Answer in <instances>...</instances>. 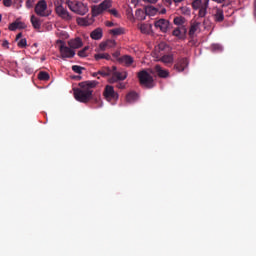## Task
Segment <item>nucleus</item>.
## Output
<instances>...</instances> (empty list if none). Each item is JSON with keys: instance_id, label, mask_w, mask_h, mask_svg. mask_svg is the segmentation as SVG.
<instances>
[{"instance_id": "1", "label": "nucleus", "mask_w": 256, "mask_h": 256, "mask_svg": "<svg viewBox=\"0 0 256 256\" xmlns=\"http://www.w3.org/2000/svg\"><path fill=\"white\" fill-rule=\"evenodd\" d=\"M97 85H99V82L94 80L79 82V88H73L75 100L81 103H88L93 99V89H95Z\"/></svg>"}, {"instance_id": "2", "label": "nucleus", "mask_w": 256, "mask_h": 256, "mask_svg": "<svg viewBox=\"0 0 256 256\" xmlns=\"http://www.w3.org/2000/svg\"><path fill=\"white\" fill-rule=\"evenodd\" d=\"M67 7H69V10L79 16H85L86 13L89 12V8L87 4H84L80 1H66Z\"/></svg>"}, {"instance_id": "3", "label": "nucleus", "mask_w": 256, "mask_h": 256, "mask_svg": "<svg viewBox=\"0 0 256 256\" xmlns=\"http://www.w3.org/2000/svg\"><path fill=\"white\" fill-rule=\"evenodd\" d=\"M193 10H198V18H204L207 15L209 0H193Z\"/></svg>"}, {"instance_id": "4", "label": "nucleus", "mask_w": 256, "mask_h": 256, "mask_svg": "<svg viewBox=\"0 0 256 256\" xmlns=\"http://www.w3.org/2000/svg\"><path fill=\"white\" fill-rule=\"evenodd\" d=\"M111 7H112V1L104 0V2H101L100 5H93L91 7V15L93 17H99L105 11H109V9H111Z\"/></svg>"}, {"instance_id": "5", "label": "nucleus", "mask_w": 256, "mask_h": 256, "mask_svg": "<svg viewBox=\"0 0 256 256\" xmlns=\"http://www.w3.org/2000/svg\"><path fill=\"white\" fill-rule=\"evenodd\" d=\"M104 98L106 101L115 104L119 100V93L115 91V88L112 85H106L104 89Z\"/></svg>"}, {"instance_id": "6", "label": "nucleus", "mask_w": 256, "mask_h": 256, "mask_svg": "<svg viewBox=\"0 0 256 256\" xmlns=\"http://www.w3.org/2000/svg\"><path fill=\"white\" fill-rule=\"evenodd\" d=\"M128 78V72L126 70L119 71L117 67H114V71L110 74V78L108 79L110 84H115L121 81H124Z\"/></svg>"}, {"instance_id": "7", "label": "nucleus", "mask_w": 256, "mask_h": 256, "mask_svg": "<svg viewBox=\"0 0 256 256\" xmlns=\"http://www.w3.org/2000/svg\"><path fill=\"white\" fill-rule=\"evenodd\" d=\"M138 80H140V85L151 89L153 87V77L146 70L140 71L138 73Z\"/></svg>"}, {"instance_id": "8", "label": "nucleus", "mask_w": 256, "mask_h": 256, "mask_svg": "<svg viewBox=\"0 0 256 256\" xmlns=\"http://www.w3.org/2000/svg\"><path fill=\"white\" fill-rule=\"evenodd\" d=\"M48 9V5L46 4L45 0H41L35 5V14L39 17H49L50 13L46 11Z\"/></svg>"}, {"instance_id": "9", "label": "nucleus", "mask_w": 256, "mask_h": 256, "mask_svg": "<svg viewBox=\"0 0 256 256\" xmlns=\"http://www.w3.org/2000/svg\"><path fill=\"white\" fill-rule=\"evenodd\" d=\"M169 25V20L163 18L154 21V28L160 30L162 33H167V31L169 30Z\"/></svg>"}, {"instance_id": "10", "label": "nucleus", "mask_w": 256, "mask_h": 256, "mask_svg": "<svg viewBox=\"0 0 256 256\" xmlns=\"http://www.w3.org/2000/svg\"><path fill=\"white\" fill-rule=\"evenodd\" d=\"M59 52H61V58H74L76 52L69 48L68 46L61 45L59 46Z\"/></svg>"}, {"instance_id": "11", "label": "nucleus", "mask_w": 256, "mask_h": 256, "mask_svg": "<svg viewBox=\"0 0 256 256\" xmlns=\"http://www.w3.org/2000/svg\"><path fill=\"white\" fill-rule=\"evenodd\" d=\"M55 12L62 19H65L67 21L72 19V16H70L68 10H66V8H64V6L62 5H58L57 7H55Z\"/></svg>"}, {"instance_id": "12", "label": "nucleus", "mask_w": 256, "mask_h": 256, "mask_svg": "<svg viewBox=\"0 0 256 256\" xmlns=\"http://www.w3.org/2000/svg\"><path fill=\"white\" fill-rule=\"evenodd\" d=\"M188 64L189 62L187 58H180L177 60L176 64H174V69H176L178 73H181L187 69Z\"/></svg>"}, {"instance_id": "13", "label": "nucleus", "mask_w": 256, "mask_h": 256, "mask_svg": "<svg viewBox=\"0 0 256 256\" xmlns=\"http://www.w3.org/2000/svg\"><path fill=\"white\" fill-rule=\"evenodd\" d=\"M186 34H187V28L185 26H178L177 28H174L172 32V35L174 37H177V39L179 40H183Z\"/></svg>"}, {"instance_id": "14", "label": "nucleus", "mask_w": 256, "mask_h": 256, "mask_svg": "<svg viewBox=\"0 0 256 256\" xmlns=\"http://www.w3.org/2000/svg\"><path fill=\"white\" fill-rule=\"evenodd\" d=\"M118 63L126 67H132L133 63H135V59L132 56L124 55L118 58Z\"/></svg>"}, {"instance_id": "15", "label": "nucleus", "mask_w": 256, "mask_h": 256, "mask_svg": "<svg viewBox=\"0 0 256 256\" xmlns=\"http://www.w3.org/2000/svg\"><path fill=\"white\" fill-rule=\"evenodd\" d=\"M200 26L201 23L198 21L190 22V28L188 32L190 38L195 37L196 32H200Z\"/></svg>"}, {"instance_id": "16", "label": "nucleus", "mask_w": 256, "mask_h": 256, "mask_svg": "<svg viewBox=\"0 0 256 256\" xmlns=\"http://www.w3.org/2000/svg\"><path fill=\"white\" fill-rule=\"evenodd\" d=\"M116 66L113 67H102L100 70H98L97 74H100L103 78H108L111 76L113 71H115Z\"/></svg>"}, {"instance_id": "17", "label": "nucleus", "mask_w": 256, "mask_h": 256, "mask_svg": "<svg viewBox=\"0 0 256 256\" xmlns=\"http://www.w3.org/2000/svg\"><path fill=\"white\" fill-rule=\"evenodd\" d=\"M154 72L160 77L161 79H167L169 77L168 70H164L159 64L154 66Z\"/></svg>"}, {"instance_id": "18", "label": "nucleus", "mask_w": 256, "mask_h": 256, "mask_svg": "<svg viewBox=\"0 0 256 256\" xmlns=\"http://www.w3.org/2000/svg\"><path fill=\"white\" fill-rule=\"evenodd\" d=\"M213 20L216 23H221L224 21V12L222 9L217 8L216 11L213 14Z\"/></svg>"}, {"instance_id": "19", "label": "nucleus", "mask_w": 256, "mask_h": 256, "mask_svg": "<svg viewBox=\"0 0 256 256\" xmlns=\"http://www.w3.org/2000/svg\"><path fill=\"white\" fill-rule=\"evenodd\" d=\"M25 28H26V24L24 22L19 21V20L11 23L8 26V30H10V31H16L17 29H25Z\"/></svg>"}, {"instance_id": "20", "label": "nucleus", "mask_w": 256, "mask_h": 256, "mask_svg": "<svg viewBox=\"0 0 256 256\" xmlns=\"http://www.w3.org/2000/svg\"><path fill=\"white\" fill-rule=\"evenodd\" d=\"M70 49H80L82 47L81 38L71 39L69 42Z\"/></svg>"}, {"instance_id": "21", "label": "nucleus", "mask_w": 256, "mask_h": 256, "mask_svg": "<svg viewBox=\"0 0 256 256\" xmlns=\"http://www.w3.org/2000/svg\"><path fill=\"white\" fill-rule=\"evenodd\" d=\"M90 37L93 40H101L103 38V29L96 28V30L90 33Z\"/></svg>"}, {"instance_id": "22", "label": "nucleus", "mask_w": 256, "mask_h": 256, "mask_svg": "<svg viewBox=\"0 0 256 256\" xmlns=\"http://www.w3.org/2000/svg\"><path fill=\"white\" fill-rule=\"evenodd\" d=\"M139 99V94H137L135 91L129 92L128 95H126V102L129 104L135 103Z\"/></svg>"}, {"instance_id": "23", "label": "nucleus", "mask_w": 256, "mask_h": 256, "mask_svg": "<svg viewBox=\"0 0 256 256\" xmlns=\"http://www.w3.org/2000/svg\"><path fill=\"white\" fill-rule=\"evenodd\" d=\"M160 61L164 63L166 66H170L173 64V55L172 54L164 55L160 58Z\"/></svg>"}, {"instance_id": "24", "label": "nucleus", "mask_w": 256, "mask_h": 256, "mask_svg": "<svg viewBox=\"0 0 256 256\" xmlns=\"http://www.w3.org/2000/svg\"><path fill=\"white\" fill-rule=\"evenodd\" d=\"M186 22H187V20L182 16L174 17V19H173V24L177 25L178 27H185L184 24Z\"/></svg>"}, {"instance_id": "25", "label": "nucleus", "mask_w": 256, "mask_h": 256, "mask_svg": "<svg viewBox=\"0 0 256 256\" xmlns=\"http://www.w3.org/2000/svg\"><path fill=\"white\" fill-rule=\"evenodd\" d=\"M31 25H33L35 30H39L41 28V20L37 18L36 16H31L30 18Z\"/></svg>"}, {"instance_id": "26", "label": "nucleus", "mask_w": 256, "mask_h": 256, "mask_svg": "<svg viewBox=\"0 0 256 256\" xmlns=\"http://www.w3.org/2000/svg\"><path fill=\"white\" fill-rule=\"evenodd\" d=\"M94 59H96V61H100V60H106V61H110L111 60V55L108 53H98L96 55H94Z\"/></svg>"}, {"instance_id": "27", "label": "nucleus", "mask_w": 256, "mask_h": 256, "mask_svg": "<svg viewBox=\"0 0 256 256\" xmlns=\"http://www.w3.org/2000/svg\"><path fill=\"white\" fill-rule=\"evenodd\" d=\"M157 12H159V10L153 6H148L145 8V13L148 16H155Z\"/></svg>"}, {"instance_id": "28", "label": "nucleus", "mask_w": 256, "mask_h": 256, "mask_svg": "<svg viewBox=\"0 0 256 256\" xmlns=\"http://www.w3.org/2000/svg\"><path fill=\"white\" fill-rule=\"evenodd\" d=\"M212 25L213 23L209 17H205V19L202 21V26H204V29L206 30L212 28Z\"/></svg>"}, {"instance_id": "29", "label": "nucleus", "mask_w": 256, "mask_h": 256, "mask_svg": "<svg viewBox=\"0 0 256 256\" xmlns=\"http://www.w3.org/2000/svg\"><path fill=\"white\" fill-rule=\"evenodd\" d=\"M124 33H125L124 28H114L110 30V34H112L113 36H120V35H123Z\"/></svg>"}, {"instance_id": "30", "label": "nucleus", "mask_w": 256, "mask_h": 256, "mask_svg": "<svg viewBox=\"0 0 256 256\" xmlns=\"http://www.w3.org/2000/svg\"><path fill=\"white\" fill-rule=\"evenodd\" d=\"M38 79L40 81H48L50 79V75L47 72L41 71L38 73Z\"/></svg>"}, {"instance_id": "31", "label": "nucleus", "mask_w": 256, "mask_h": 256, "mask_svg": "<svg viewBox=\"0 0 256 256\" xmlns=\"http://www.w3.org/2000/svg\"><path fill=\"white\" fill-rule=\"evenodd\" d=\"M77 23L78 25H81V26H89L90 25V21L88 20V18H77Z\"/></svg>"}, {"instance_id": "32", "label": "nucleus", "mask_w": 256, "mask_h": 256, "mask_svg": "<svg viewBox=\"0 0 256 256\" xmlns=\"http://www.w3.org/2000/svg\"><path fill=\"white\" fill-rule=\"evenodd\" d=\"M90 49L89 46H85V48H83L82 50H79L78 52V56L80 58H86L88 56V50Z\"/></svg>"}, {"instance_id": "33", "label": "nucleus", "mask_w": 256, "mask_h": 256, "mask_svg": "<svg viewBox=\"0 0 256 256\" xmlns=\"http://www.w3.org/2000/svg\"><path fill=\"white\" fill-rule=\"evenodd\" d=\"M17 41H18L17 46L21 49H25L26 46H28V42H27L26 38H22L21 40H17Z\"/></svg>"}, {"instance_id": "34", "label": "nucleus", "mask_w": 256, "mask_h": 256, "mask_svg": "<svg viewBox=\"0 0 256 256\" xmlns=\"http://www.w3.org/2000/svg\"><path fill=\"white\" fill-rule=\"evenodd\" d=\"M71 69L73 70L74 73H77L79 75L82 74V70H85L84 67L78 66V65H73V67H71Z\"/></svg>"}, {"instance_id": "35", "label": "nucleus", "mask_w": 256, "mask_h": 256, "mask_svg": "<svg viewBox=\"0 0 256 256\" xmlns=\"http://www.w3.org/2000/svg\"><path fill=\"white\" fill-rule=\"evenodd\" d=\"M145 11L141 10V9H137L136 11V17L140 20H144L145 19Z\"/></svg>"}, {"instance_id": "36", "label": "nucleus", "mask_w": 256, "mask_h": 256, "mask_svg": "<svg viewBox=\"0 0 256 256\" xmlns=\"http://www.w3.org/2000/svg\"><path fill=\"white\" fill-rule=\"evenodd\" d=\"M149 26L147 24H141L140 31L142 34H148L149 33Z\"/></svg>"}, {"instance_id": "37", "label": "nucleus", "mask_w": 256, "mask_h": 256, "mask_svg": "<svg viewBox=\"0 0 256 256\" xmlns=\"http://www.w3.org/2000/svg\"><path fill=\"white\" fill-rule=\"evenodd\" d=\"M106 46H108L109 49L113 48L116 46V41L115 40H108L104 43Z\"/></svg>"}, {"instance_id": "38", "label": "nucleus", "mask_w": 256, "mask_h": 256, "mask_svg": "<svg viewBox=\"0 0 256 256\" xmlns=\"http://www.w3.org/2000/svg\"><path fill=\"white\" fill-rule=\"evenodd\" d=\"M108 12H109L110 14H112V15H113L114 17H116V18H120L119 11H117L115 8L109 9Z\"/></svg>"}, {"instance_id": "39", "label": "nucleus", "mask_w": 256, "mask_h": 256, "mask_svg": "<svg viewBox=\"0 0 256 256\" xmlns=\"http://www.w3.org/2000/svg\"><path fill=\"white\" fill-rule=\"evenodd\" d=\"M127 87V84H125L124 82H117L116 88L120 89V90H124Z\"/></svg>"}, {"instance_id": "40", "label": "nucleus", "mask_w": 256, "mask_h": 256, "mask_svg": "<svg viewBox=\"0 0 256 256\" xmlns=\"http://www.w3.org/2000/svg\"><path fill=\"white\" fill-rule=\"evenodd\" d=\"M36 2V0H27L26 1V7L27 9H30L34 6V3Z\"/></svg>"}, {"instance_id": "41", "label": "nucleus", "mask_w": 256, "mask_h": 256, "mask_svg": "<svg viewBox=\"0 0 256 256\" xmlns=\"http://www.w3.org/2000/svg\"><path fill=\"white\" fill-rule=\"evenodd\" d=\"M213 51L221 52L223 48L219 44H213L212 45Z\"/></svg>"}, {"instance_id": "42", "label": "nucleus", "mask_w": 256, "mask_h": 256, "mask_svg": "<svg viewBox=\"0 0 256 256\" xmlns=\"http://www.w3.org/2000/svg\"><path fill=\"white\" fill-rule=\"evenodd\" d=\"M162 2L164 3V5L166 7H171L172 3L175 2L173 0H162Z\"/></svg>"}, {"instance_id": "43", "label": "nucleus", "mask_w": 256, "mask_h": 256, "mask_svg": "<svg viewBox=\"0 0 256 256\" xmlns=\"http://www.w3.org/2000/svg\"><path fill=\"white\" fill-rule=\"evenodd\" d=\"M3 5H4V7H10L12 5V1L11 0H3Z\"/></svg>"}, {"instance_id": "44", "label": "nucleus", "mask_w": 256, "mask_h": 256, "mask_svg": "<svg viewBox=\"0 0 256 256\" xmlns=\"http://www.w3.org/2000/svg\"><path fill=\"white\" fill-rule=\"evenodd\" d=\"M105 25H106V27H108V28H112V27L115 26V23H113V22H111V21H106Z\"/></svg>"}, {"instance_id": "45", "label": "nucleus", "mask_w": 256, "mask_h": 256, "mask_svg": "<svg viewBox=\"0 0 256 256\" xmlns=\"http://www.w3.org/2000/svg\"><path fill=\"white\" fill-rule=\"evenodd\" d=\"M253 17H255L256 21V0L253 2Z\"/></svg>"}, {"instance_id": "46", "label": "nucleus", "mask_w": 256, "mask_h": 256, "mask_svg": "<svg viewBox=\"0 0 256 256\" xmlns=\"http://www.w3.org/2000/svg\"><path fill=\"white\" fill-rule=\"evenodd\" d=\"M2 46H3L4 48H9V41L3 40Z\"/></svg>"}, {"instance_id": "47", "label": "nucleus", "mask_w": 256, "mask_h": 256, "mask_svg": "<svg viewBox=\"0 0 256 256\" xmlns=\"http://www.w3.org/2000/svg\"><path fill=\"white\" fill-rule=\"evenodd\" d=\"M107 48H108V46H107L105 43H101V44H100V49H101L102 51H105Z\"/></svg>"}, {"instance_id": "48", "label": "nucleus", "mask_w": 256, "mask_h": 256, "mask_svg": "<svg viewBox=\"0 0 256 256\" xmlns=\"http://www.w3.org/2000/svg\"><path fill=\"white\" fill-rule=\"evenodd\" d=\"M144 2L146 3H149V4H156L157 3V0H143Z\"/></svg>"}, {"instance_id": "49", "label": "nucleus", "mask_w": 256, "mask_h": 256, "mask_svg": "<svg viewBox=\"0 0 256 256\" xmlns=\"http://www.w3.org/2000/svg\"><path fill=\"white\" fill-rule=\"evenodd\" d=\"M158 13H160L161 15H164L165 13H167V10L165 8H162Z\"/></svg>"}, {"instance_id": "50", "label": "nucleus", "mask_w": 256, "mask_h": 256, "mask_svg": "<svg viewBox=\"0 0 256 256\" xmlns=\"http://www.w3.org/2000/svg\"><path fill=\"white\" fill-rule=\"evenodd\" d=\"M22 38V33H18L17 37L15 38V41H18Z\"/></svg>"}, {"instance_id": "51", "label": "nucleus", "mask_w": 256, "mask_h": 256, "mask_svg": "<svg viewBox=\"0 0 256 256\" xmlns=\"http://www.w3.org/2000/svg\"><path fill=\"white\" fill-rule=\"evenodd\" d=\"M100 74L99 73H93V74H91V76H93L94 78H96L97 76H99Z\"/></svg>"}, {"instance_id": "52", "label": "nucleus", "mask_w": 256, "mask_h": 256, "mask_svg": "<svg viewBox=\"0 0 256 256\" xmlns=\"http://www.w3.org/2000/svg\"><path fill=\"white\" fill-rule=\"evenodd\" d=\"M174 1V3H181V2H183L184 0H173Z\"/></svg>"}, {"instance_id": "53", "label": "nucleus", "mask_w": 256, "mask_h": 256, "mask_svg": "<svg viewBox=\"0 0 256 256\" xmlns=\"http://www.w3.org/2000/svg\"><path fill=\"white\" fill-rule=\"evenodd\" d=\"M94 4H98L101 0H91Z\"/></svg>"}, {"instance_id": "54", "label": "nucleus", "mask_w": 256, "mask_h": 256, "mask_svg": "<svg viewBox=\"0 0 256 256\" xmlns=\"http://www.w3.org/2000/svg\"><path fill=\"white\" fill-rule=\"evenodd\" d=\"M213 1H216L217 3H223L224 0H213Z\"/></svg>"}, {"instance_id": "55", "label": "nucleus", "mask_w": 256, "mask_h": 256, "mask_svg": "<svg viewBox=\"0 0 256 256\" xmlns=\"http://www.w3.org/2000/svg\"><path fill=\"white\" fill-rule=\"evenodd\" d=\"M94 102L99 103L100 100L96 98V99H94Z\"/></svg>"}, {"instance_id": "56", "label": "nucleus", "mask_w": 256, "mask_h": 256, "mask_svg": "<svg viewBox=\"0 0 256 256\" xmlns=\"http://www.w3.org/2000/svg\"><path fill=\"white\" fill-rule=\"evenodd\" d=\"M2 21V15L0 14V22Z\"/></svg>"}, {"instance_id": "57", "label": "nucleus", "mask_w": 256, "mask_h": 256, "mask_svg": "<svg viewBox=\"0 0 256 256\" xmlns=\"http://www.w3.org/2000/svg\"><path fill=\"white\" fill-rule=\"evenodd\" d=\"M59 43H62V44H64V42H63V41H61V40H59Z\"/></svg>"}, {"instance_id": "58", "label": "nucleus", "mask_w": 256, "mask_h": 256, "mask_svg": "<svg viewBox=\"0 0 256 256\" xmlns=\"http://www.w3.org/2000/svg\"><path fill=\"white\" fill-rule=\"evenodd\" d=\"M162 46H163V44H160V49H161Z\"/></svg>"}, {"instance_id": "59", "label": "nucleus", "mask_w": 256, "mask_h": 256, "mask_svg": "<svg viewBox=\"0 0 256 256\" xmlns=\"http://www.w3.org/2000/svg\"><path fill=\"white\" fill-rule=\"evenodd\" d=\"M78 79H81V76H78Z\"/></svg>"}, {"instance_id": "60", "label": "nucleus", "mask_w": 256, "mask_h": 256, "mask_svg": "<svg viewBox=\"0 0 256 256\" xmlns=\"http://www.w3.org/2000/svg\"><path fill=\"white\" fill-rule=\"evenodd\" d=\"M132 1H135V0H132Z\"/></svg>"}]
</instances>
